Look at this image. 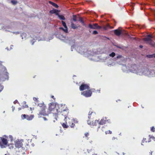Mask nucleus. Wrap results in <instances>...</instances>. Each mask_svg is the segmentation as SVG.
Here are the masks:
<instances>
[{
	"mask_svg": "<svg viewBox=\"0 0 155 155\" xmlns=\"http://www.w3.org/2000/svg\"><path fill=\"white\" fill-rule=\"evenodd\" d=\"M15 145L16 147L20 148L22 147L23 144L21 140H17L15 143Z\"/></svg>",
	"mask_w": 155,
	"mask_h": 155,
	"instance_id": "11",
	"label": "nucleus"
},
{
	"mask_svg": "<svg viewBox=\"0 0 155 155\" xmlns=\"http://www.w3.org/2000/svg\"><path fill=\"white\" fill-rule=\"evenodd\" d=\"M48 114L52 113L55 119L57 120L58 115L59 113H60V111L56 107V105L53 103H50L49 104V107L48 111Z\"/></svg>",
	"mask_w": 155,
	"mask_h": 155,
	"instance_id": "1",
	"label": "nucleus"
},
{
	"mask_svg": "<svg viewBox=\"0 0 155 155\" xmlns=\"http://www.w3.org/2000/svg\"><path fill=\"white\" fill-rule=\"evenodd\" d=\"M21 118L22 119H27V115L25 114H22L21 115Z\"/></svg>",
	"mask_w": 155,
	"mask_h": 155,
	"instance_id": "27",
	"label": "nucleus"
},
{
	"mask_svg": "<svg viewBox=\"0 0 155 155\" xmlns=\"http://www.w3.org/2000/svg\"><path fill=\"white\" fill-rule=\"evenodd\" d=\"M92 33L93 35H96L98 33V32L97 31L95 30L93 31Z\"/></svg>",
	"mask_w": 155,
	"mask_h": 155,
	"instance_id": "35",
	"label": "nucleus"
},
{
	"mask_svg": "<svg viewBox=\"0 0 155 155\" xmlns=\"http://www.w3.org/2000/svg\"><path fill=\"white\" fill-rule=\"evenodd\" d=\"M151 139L153 140H155V138L154 137H150V135L146 138H143L142 141L141 145H144L143 143H144V141H145V143H148L150 142L151 141Z\"/></svg>",
	"mask_w": 155,
	"mask_h": 155,
	"instance_id": "6",
	"label": "nucleus"
},
{
	"mask_svg": "<svg viewBox=\"0 0 155 155\" xmlns=\"http://www.w3.org/2000/svg\"><path fill=\"white\" fill-rule=\"evenodd\" d=\"M101 28L102 27L98 25V24H97V26L96 27V29H101Z\"/></svg>",
	"mask_w": 155,
	"mask_h": 155,
	"instance_id": "39",
	"label": "nucleus"
},
{
	"mask_svg": "<svg viewBox=\"0 0 155 155\" xmlns=\"http://www.w3.org/2000/svg\"><path fill=\"white\" fill-rule=\"evenodd\" d=\"M85 137H86V139L87 140H88L89 139V137L88 136H89V134L88 133H86L84 134Z\"/></svg>",
	"mask_w": 155,
	"mask_h": 155,
	"instance_id": "28",
	"label": "nucleus"
},
{
	"mask_svg": "<svg viewBox=\"0 0 155 155\" xmlns=\"http://www.w3.org/2000/svg\"><path fill=\"white\" fill-rule=\"evenodd\" d=\"M112 140L114 142V141L115 140H117V138L115 137H113L112 138Z\"/></svg>",
	"mask_w": 155,
	"mask_h": 155,
	"instance_id": "36",
	"label": "nucleus"
},
{
	"mask_svg": "<svg viewBox=\"0 0 155 155\" xmlns=\"http://www.w3.org/2000/svg\"><path fill=\"white\" fill-rule=\"evenodd\" d=\"M147 57L149 58H152L153 57H155V54H153L152 55H147Z\"/></svg>",
	"mask_w": 155,
	"mask_h": 155,
	"instance_id": "25",
	"label": "nucleus"
},
{
	"mask_svg": "<svg viewBox=\"0 0 155 155\" xmlns=\"http://www.w3.org/2000/svg\"><path fill=\"white\" fill-rule=\"evenodd\" d=\"M109 55L110 57H113L115 56V54L114 52H112L111 54H110Z\"/></svg>",
	"mask_w": 155,
	"mask_h": 155,
	"instance_id": "30",
	"label": "nucleus"
},
{
	"mask_svg": "<svg viewBox=\"0 0 155 155\" xmlns=\"http://www.w3.org/2000/svg\"><path fill=\"white\" fill-rule=\"evenodd\" d=\"M146 71H147V72H149V70H148V69H146Z\"/></svg>",
	"mask_w": 155,
	"mask_h": 155,
	"instance_id": "47",
	"label": "nucleus"
},
{
	"mask_svg": "<svg viewBox=\"0 0 155 155\" xmlns=\"http://www.w3.org/2000/svg\"><path fill=\"white\" fill-rule=\"evenodd\" d=\"M117 101H120V100H118Z\"/></svg>",
	"mask_w": 155,
	"mask_h": 155,
	"instance_id": "52",
	"label": "nucleus"
},
{
	"mask_svg": "<svg viewBox=\"0 0 155 155\" xmlns=\"http://www.w3.org/2000/svg\"><path fill=\"white\" fill-rule=\"evenodd\" d=\"M38 106L39 107V110H45L46 109V106L43 103L38 104Z\"/></svg>",
	"mask_w": 155,
	"mask_h": 155,
	"instance_id": "12",
	"label": "nucleus"
},
{
	"mask_svg": "<svg viewBox=\"0 0 155 155\" xmlns=\"http://www.w3.org/2000/svg\"><path fill=\"white\" fill-rule=\"evenodd\" d=\"M71 28L73 29H76L78 28V26L73 22H71Z\"/></svg>",
	"mask_w": 155,
	"mask_h": 155,
	"instance_id": "19",
	"label": "nucleus"
},
{
	"mask_svg": "<svg viewBox=\"0 0 155 155\" xmlns=\"http://www.w3.org/2000/svg\"><path fill=\"white\" fill-rule=\"evenodd\" d=\"M51 98H53V99H54V96H51Z\"/></svg>",
	"mask_w": 155,
	"mask_h": 155,
	"instance_id": "48",
	"label": "nucleus"
},
{
	"mask_svg": "<svg viewBox=\"0 0 155 155\" xmlns=\"http://www.w3.org/2000/svg\"><path fill=\"white\" fill-rule=\"evenodd\" d=\"M145 142V141H144V143Z\"/></svg>",
	"mask_w": 155,
	"mask_h": 155,
	"instance_id": "53",
	"label": "nucleus"
},
{
	"mask_svg": "<svg viewBox=\"0 0 155 155\" xmlns=\"http://www.w3.org/2000/svg\"><path fill=\"white\" fill-rule=\"evenodd\" d=\"M97 91H98V92L99 93H100V90H97Z\"/></svg>",
	"mask_w": 155,
	"mask_h": 155,
	"instance_id": "49",
	"label": "nucleus"
},
{
	"mask_svg": "<svg viewBox=\"0 0 155 155\" xmlns=\"http://www.w3.org/2000/svg\"><path fill=\"white\" fill-rule=\"evenodd\" d=\"M34 117V115H31L30 116L27 115V120H32Z\"/></svg>",
	"mask_w": 155,
	"mask_h": 155,
	"instance_id": "17",
	"label": "nucleus"
},
{
	"mask_svg": "<svg viewBox=\"0 0 155 155\" xmlns=\"http://www.w3.org/2000/svg\"><path fill=\"white\" fill-rule=\"evenodd\" d=\"M90 88L89 84L83 83L80 86L79 90L80 91H83L86 89H89Z\"/></svg>",
	"mask_w": 155,
	"mask_h": 155,
	"instance_id": "8",
	"label": "nucleus"
},
{
	"mask_svg": "<svg viewBox=\"0 0 155 155\" xmlns=\"http://www.w3.org/2000/svg\"><path fill=\"white\" fill-rule=\"evenodd\" d=\"M60 113H59L58 115H60L61 114L62 115L64 116L65 119H66L69 113L68 111L67 110H64L63 111H60Z\"/></svg>",
	"mask_w": 155,
	"mask_h": 155,
	"instance_id": "10",
	"label": "nucleus"
},
{
	"mask_svg": "<svg viewBox=\"0 0 155 155\" xmlns=\"http://www.w3.org/2000/svg\"><path fill=\"white\" fill-rule=\"evenodd\" d=\"M79 21L85 27L86 26V25L84 23L83 19V18L82 17H79Z\"/></svg>",
	"mask_w": 155,
	"mask_h": 155,
	"instance_id": "20",
	"label": "nucleus"
},
{
	"mask_svg": "<svg viewBox=\"0 0 155 155\" xmlns=\"http://www.w3.org/2000/svg\"><path fill=\"white\" fill-rule=\"evenodd\" d=\"M114 34L117 36H120L121 34V31L118 29L115 30H114Z\"/></svg>",
	"mask_w": 155,
	"mask_h": 155,
	"instance_id": "15",
	"label": "nucleus"
},
{
	"mask_svg": "<svg viewBox=\"0 0 155 155\" xmlns=\"http://www.w3.org/2000/svg\"><path fill=\"white\" fill-rule=\"evenodd\" d=\"M152 37L151 35H148L147 36L143 39V40L147 42V43L149 44L152 47H154V43L152 40Z\"/></svg>",
	"mask_w": 155,
	"mask_h": 155,
	"instance_id": "2",
	"label": "nucleus"
},
{
	"mask_svg": "<svg viewBox=\"0 0 155 155\" xmlns=\"http://www.w3.org/2000/svg\"><path fill=\"white\" fill-rule=\"evenodd\" d=\"M154 46H155V43H154Z\"/></svg>",
	"mask_w": 155,
	"mask_h": 155,
	"instance_id": "54",
	"label": "nucleus"
},
{
	"mask_svg": "<svg viewBox=\"0 0 155 155\" xmlns=\"http://www.w3.org/2000/svg\"><path fill=\"white\" fill-rule=\"evenodd\" d=\"M78 121L77 119H69L68 124L69 126L71 128H74L75 127V124H77Z\"/></svg>",
	"mask_w": 155,
	"mask_h": 155,
	"instance_id": "3",
	"label": "nucleus"
},
{
	"mask_svg": "<svg viewBox=\"0 0 155 155\" xmlns=\"http://www.w3.org/2000/svg\"><path fill=\"white\" fill-rule=\"evenodd\" d=\"M11 2L13 5H15L17 3V2L15 0H12Z\"/></svg>",
	"mask_w": 155,
	"mask_h": 155,
	"instance_id": "34",
	"label": "nucleus"
},
{
	"mask_svg": "<svg viewBox=\"0 0 155 155\" xmlns=\"http://www.w3.org/2000/svg\"><path fill=\"white\" fill-rule=\"evenodd\" d=\"M92 155H97V154H93Z\"/></svg>",
	"mask_w": 155,
	"mask_h": 155,
	"instance_id": "51",
	"label": "nucleus"
},
{
	"mask_svg": "<svg viewBox=\"0 0 155 155\" xmlns=\"http://www.w3.org/2000/svg\"><path fill=\"white\" fill-rule=\"evenodd\" d=\"M92 114H94V115L95 114V112H91L90 111L89 112V114H88V117L89 119H90L91 117V115Z\"/></svg>",
	"mask_w": 155,
	"mask_h": 155,
	"instance_id": "24",
	"label": "nucleus"
},
{
	"mask_svg": "<svg viewBox=\"0 0 155 155\" xmlns=\"http://www.w3.org/2000/svg\"><path fill=\"white\" fill-rule=\"evenodd\" d=\"M152 152L151 151H150V152L148 154V155H152Z\"/></svg>",
	"mask_w": 155,
	"mask_h": 155,
	"instance_id": "44",
	"label": "nucleus"
},
{
	"mask_svg": "<svg viewBox=\"0 0 155 155\" xmlns=\"http://www.w3.org/2000/svg\"><path fill=\"white\" fill-rule=\"evenodd\" d=\"M61 23L63 25V26L65 28H67L68 29V27L66 25V23L64 21H61Z\"/></svg>",
	"mask_w": 155,
	"mask_h": 155,
	"instance_id": "23",
	"label": "nucleus"
},
{
	"mask_svg": "<svg viewBox=\"0 0 155 155\" xmlns=\"http://www.w3.org/2000/svg\"><path fill=\"white\" fill-rule=\"evenodd\" d=\"M87 124L91 126H96L97 124H99V120H96L94 122H91L89 120L87 121Z\"/></svg>",
	"mask_w": 155,
	"mask_h": 155,
	"instance_id": "9",
	"label": "nucleus"
},
{
	"mask_svg": "<svg viewBox=\"0 0 155 155\" xmlns=\"http://www.w3.org/2000/svg\"><path fill=\"white\" fill-rule=\"evenodd\" d=\"M81 94L86 97H89L91 96L92 92L89 89L81 92Z\"/></svg>",
	"mask_w": 155,
	"mask_h": 155,
	"instance_id": "5",
	"label": "nucleus"
},
{
	"mask_svg": "<svg viewBox=\"0 0 155 155\" xmlns=\"http://www.w3.org/2000/svg\"><path fill=\"white\" fill-rule=\"evenodd\" d=\"M150 130L152 132H154L155 131V128L154 127H151Z\"/></svg>",
	"mask_w": 155,
	"mask_h": 155,
	"instance_id": "33",
	"label": "nucleus"
},
{
	"mask_svg": "<svg viewBox=\"0 0 155 155\" xmlns=\"http://www.w3.org/2000/svg\"><path fill=\"white\" fill-rule=\"evenodd\" d=\"M8 143V142L6 139L2 137H0V146L1 148L4 147V145H7Z\"/></svg>",
	"mask_w": 155,
	"mask_h": 155,
	"instance_id": "4",
	"label": "nucleus"
},
{
	"mask_svg": "<svg viewBox=\"0 0 155 155\" xmlns=\"http://www.w3.org/2000/svg\"><path fill=\"white\" fill-rule=\"evenodd\" d=\"M122 57V56L121 55H119L118 56H117L116 58H115L116 59H117L119 58H121Z\"/></svg>",
	"mask_w": 155,
	"mask_h": 155,
	"instance_id": "32",
	"label": "nucleus"
},
{
	"mask_svg": "<svg viewBox=\"0 0 155 155\" xmlns=\"http://www.w3.org/2000/svg\"><path fill=\"white\" fill-rule=\"evenodd\" d=\"M106 134H107V133H108V134H112V132L111 131H110V130H108V131H107V133H106Z\"/></svg>",
	"mask_w": 155,
	"mask_h": 155,
	"instance_id": "41",
	"label": "nucleus"
},
{
	"mask_svg": "<svg viewBox=\"0 0 155 155\" xmlns=\"http://www.w3.org/2000/svg\"><path fill=\"white\" fill-rule=\"evenodd\" d=\"M43 119L45 120H47V119L45 117H43Z\"/></svg>",
	"mask_w": 155,
	"mask_h": 155,
	"instance_id": "45",
	"label": "nucleus"
},
{
	"mask_svg": "<svg viewBox=\"0 0 155 155\" xmlns=\"http://www.w3.org/2000/svg\"><path fill=\"white\" fill-rule=\"evenodd\" d=\"M106 27H107V28H109L110 27V25H109V24H107V25H106Z\"/></svg>",
	"mask_w": 155,
	"mask_h": 155,
	"instance_id": "42",
	"label": "nucleus"
},
{
	"mask_svg": "<svg viewBox=\"0 0 155 155\" xmlns=\"http://www.w3.org/2000/svg\"><path fill=\"white\" fill-rule=\"evenodd\" d=\"M90 90L91 91V92L92 93V92H95L96 91L95 90L94 88H92L91 89H90Z\"/></svg>",
	"mask_w": 155,
	"mask_h": 155,
	"instance_id": "40",
	"label": "nucleus"
},
{
	"mask_svg": "<svg viewBox=\"0 0 155 155\" xmlns=\"http://www.w3.org/2000/svg\"><path fill=\"white\" fill-rule=\"evenodd\" d=\"M100 127H99V126H98V128H97V129H98V128H100Z\"/></svg>",
	"mask_w": 155,
	"mask_h": 155,
	"instance_id": "50",
	"label": "nucleus"
},
{
	"mask_svg": "<svg viewBox=\"0 0 155 155\" xmlns=\"http://www.w3.org/2000/svg\"><path fill=\"white\" fill-rule=\"evenodd\" d=\"M33 100L35 101H36L37 102H38V98L34 97L33 98Z\"/></svg>",
	"mask_w": 155,
	"mask_h": 155,
	"instance_id": "38",
	"label": "nucleus"
},
{
	"mask_svg": "<svg viewBox=\"0 0 155 155\" xmlns=\"http://www.w3.org/2000/svg\"><path fill=\"white\" fill-rule=\"evenodd\" d=\"M103 28L104 30H107V27L106 26H104L103 27Z\"/></svg>",
	"mask_w": 155,
	"mask_h": 155,
	"instance_id": "43",
	"label": "nucleus"
},
{
	"mask_svg": "<svg viewBox=\"0 0 155 155\" xmlns=\"http://www.w3.org/2000/svg\"><path fill=\"white\" fill-rule=\"evenodd\" d=\"M139 47L141 48H143V46L142 45H140L139 46Z\"/></svg>",
	"mask_w": 155,
	"mask_h": 155,
	"instance_id": "46",
	"label": "nucleus"
},
{
	"mask_svg": "<svg viewBox=\"0 0 155 155\" xmlns=\"http://www.w3.org/2000/svg\"><path fill=\"white\" fill-rule=\"evenodd\" d=\"M46 110H39V112L38 114V117H41L42 116H45L48 115V113H47Z\"/></svg>",
	"mask_w": 155,
	"mask_h": 155,
	"instance_id": "7",
	"label": "nucleus"
},
{
	"mask_svg": "<svg viewBox=\"0 0 155 155\" xmlns=\"http://www.w3.org/2000/svg\"><path fill=\"white\" fill-rule=\"evenodd\" d=\"M132 67H133L134 68H135V69H134L135 71H137V69H136V68L137 69V66L136 64H134V65H133V66Z\"/></svg>",
	"mask_w": 155,
	"mask_h": 155,
	"instance_id": "37",
	"label": "nucleus"
},
{
	"mask_svg": "<svg viewBox=\"0 0 155 155\" xmlns=\"http://www.w3.org/2000/svg\"><path fill=\"white\" fill-rule=\"evenodd\" d=\"M3 86L1 84H0V92L2 91V90L3 89Z\"/></svg>",
	"mask_w": 155,
	"mask_h": 155,
	"instance_id": "31",
	"label": "nucleus"
},
{
	"mask_svg": "<svg viewBox=\"0 0 155 155\" xmlns=\"http://www.w3.org/2000/svg\"><path fill=\"white\" fill-rule=\"evenodd\" d=\"M59 12V11L57 9H54L52 10H51L50 11V12L51 14L55 13L56 15H57V14H58V12Z\"/></svg>",
	"mask_w": 155,
	"mask_h": 155,
	"instance_id": "16",
	"label": "nucleus"
},
{
	"mask_svg": "<svg viewBox=\"0 0 155 155\" xmlns=\"http://www.w3.org/2000/svg\"><path fill=\"white\" fill-rule=\"evenodd\" d=\"M97 25V23H94L92 25L91 24H89L88 25L89 28L91 29H96V27Z\"/></svg>",
	"mask_w": 155,
	"mask_h": 155,
	"instance_id": "14",
	"label": "nucleus"
},
{
	"mask_svg": "<svg viewBox=\"0 0 155 155\" xmlns=\"http://www.w3.org/2000/svg\"><path fill=\"white\" fill-rule=\"evenodd\" d=\"M107 118L105 117V118L102 119L100 121H99V125H103L105 124L107 121L106 120Z\"/></svg>",
	"mask_w": 155,
	"mask_h": 155,
	"instance_id": "13",
	"label": "nucleus"
},
{
	"mask_svg": "<svg viewBox=\"0 0 155 155\" xmlns=\"http://www.w3.org/2000/svg\"><path fill=\"white\" fill-rule=\"evenodd\" d=\"M59 29L60 30H62L64 32H65L66 33L68 32V29H67V28L64 29L63 28L61 27L59 28Z\"/></svg>",
	"mask_w": 155,
	"mask_h": 155,
	"instance_id": "22",
	"label": "nucleus"
},
{
	"mask_svg": "<svg viewBox=\"0 0 155 155\" xmlns=\"http://www.w3.org/2000/svg\"><path fill=\"white\" fill-rule=\"evenodd\" d=\"M62 126L64 128H68V126L67 125L66 123H63L62 124Z\"/></svg>",
	"mask_w": 155,
	"mask_h": 155,
	"instance_id": "26",
	"label": "nucleus"
},
{
	"mask_svg": "<svg viewBox=\"0 0 155 155\" xmlns=\"http://www.w3.org/2000/svg\"><path fill=\"white\" fill-rule=\"evenodd\" d=\"M49 3L55 7L56 8H58V5L55 3H54L51 1H49Z\"/></svg>",
	"mask_w": 155,
	"mask_h": 155,
	"instance_id": "21",
	"label": "nucleus"
},
{
	"mask_svg": "<svg viewBox=\"0 0 155 155\" xmlns=\"http://www.w3.org/2000/svg\"><path fill=\"white\" fill-rule=\"evenodd\" d=\"M57 15L58 16L60 20H65V18L64 16L62 15H60L59 14H57Z\"/></svg>",
	"mask_w": 155,
	"mask_h": 155,
	"instance_id": "18",
	"label": "nucleus"
},
{
	"mask_svg": "<svg viewBox=\"0 0 155 155\" xmlns=\"http://www.w3.org/2000/svg\"><path fill=\"white\" fill-rule=\"evenodd\" d=\"M73 20L74 21H77V16L76 15H73Z\"/></svg>",
	"mask_w": 155,
	"mask_h": 155,
	"instance_id": "29",
	"label": "nucleus"
}]
</instances>
